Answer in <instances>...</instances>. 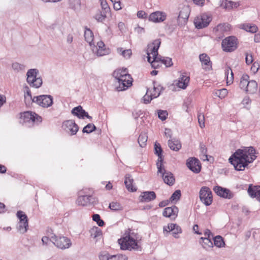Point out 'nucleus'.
<instances>
[{"mask_svg": "<svg viewBox=\"0 0 260 260\" xmlns=\"http://www.w3.org/2000/svg\"><path fill=\"white\" fill-rule=\"evenodd\" d=\"M139 240L140 237L138 234L128 229L124 236L118 240V242L121 250L141 251L142 247L138 244Z\"/></svg>", "mask_w": 260, "mask_h": 260, "instance_id": "obj_1", "label": "nucleus"}, {"mask_svg": "<svg viewBox=\"0 0 260 260\" xmlns=\"http://www.w3.org/2000/svg\"><path fill=\"white\" fill-rule=\"evenodd\" d=\"M161 43L160 39L155 40L152 43L148 45L147 50V61L150 63L153 62H160L165 65H173L172 58L158 55V49Z\"/></svg>", "mask_w": 260, "mask_h": 260, "instance_id": "obj_2", "label": "nucleus"}, {"mask_svg": "<svg viewBox=\"0 0 260 260\" xmlns=\"http://www.w3.org/2000/svg\"><path fill=\"white\" fill-rule=\"evenodd\" d=\"M229 162L234 166L237 171H243L250 163L249 156H247L243 149H237L230 157Z\"/></svg>", "mask_w": 260, "mask_h": 260, "instance_id": "obj_3", "label": "nucleus"}, {"mask_svg": "<svg viewBox=\"0 0 260 260\" xmlns=\"http://www.w3.org/2000/svg\"><path fill=\"white\" fill-rule=\"evenodd\" d=\"M221 46L224 51L233 52L238 47V39L235 36L228 37L222 40Z\"/></svg>", "mask_w": 260, "mask_h": 260, "instance_id": "obj_4", "label": "nucleus"}, {"mask_svg": "<svg viewBox=\"0 0 260 260\" xmlns=\"http://www.w3.org/2000/svg\"><path fill=\"white\" fill-rule=\"evenodd\" d=\"M50 240L57 247L61 249L69 248L72 245L70 239L64 236H57L53 235L50 238Z\"/></svg>", "mask_w": 260, "mask_h": 260, "instance_id": "obj_5", "label": "nucleus"}, {"mask_svg": "<svg viewBox=\"0 0 260 260\" xmlns=\"http://www.w3.org/2000/svg\"><path fill=\"white\" fill-rule=\"evenodd\" d=\"M17 217L19 221L17 225V230L21 234H24L28 228V219L27 215L22 211H18L16 213Z\"/></svg>", "mask_w": 260, "mask_h": 260, "instance_id": "obj_6", "label": "nucleus"}, {"mask_svg": "<svg viewBox=\"0 0 260 260\" xmlns=\"http://www.w3.org/2000/svg\"><path fill=\"white\" fill-rule=\"evenodd\" d=\"M201 201L206 206H210L213 201L212 193L211 189L207 186H203L199 192Z\"/></svg>", "mask_w": 260, "mask_h": 260, "instance_id": "obj_7", "label": "nucleus"}, {"mask_svg": "<svg viewBox=\"0 0 260 260\" xmlns=\"http://www.w3.org/2000/svg\"><path fill=\"white\" fill-rule=\"evenodd\" d=\"M211 20V16L207 14H202L194 19V24L196 28L202 29L207 27Z\"/></svg>", "mask_w": 260, "mask_h": 260, "instance_id": "obj_8", "label": "nucleus"}, {"mask_svg": "<svg viewBox=\"0 0 260 260\" xmlns=\"http://www.w3.org/2000/svg\"><path fill=\"white\" fill-rule=\"evenodd\" d=\"M32 102L44 108L50 107L53 104V98L50 95H41L34 96Z\"/></svg>", "mask_w": 260, "mask_h": 260, "instance_id": "obj_9", "label": "nucleus"}, {"mask_svg": "<svg viewBox=\"0 0 260 260\" xmlns=\"http://www.w3.org/2000/svg\"><path fill=\"white\" fill-rule=\"evenodd\" d=\"M62 127L70 136H74L79 131V127L74 120H67L63 122Z\"/></svg>", "mask_w": 260, "mask_h": 260, "instance_id": "obj_10", "label": "nucleus"}, {"mask_svg": "<svg viewBox=\"0 0 260 260\" xmlns=\"http://www.w3.org/2000/svg\"><path fill=\"white\" fill-rule=\"evenodd\" d=\"M78 205L87 206L89 205H95L98 203V199L92 196L87 195H80L77 200Z\"/></svg>", "mask_w": 260, "mask_h": 260, "instance_id": "obj_11", "label": "nucleus"}, {"mask_svg": "<svg viewBox=\"0 0 260 260\" xmlns=\"http://www.w3.org/2000/svg\"><path fill=\"white\" fill-rule=\"evenodd\" d=\"M157 173L161 174V177L166 184L169 186L174 185L175 181L174 175L171 172L166 170L163 165H161V172H159L157 169Z\"/></svg>", "mask_w": 260, "mask_h": 260, "instance_id": "obj_12", "label": "nucleus"}, {"mask_svg": "<svg viewBox=\"0 0 260 260\" xmlns=\"http://www.w3.org/2000/svg\"><path fill=\"white\" fill-rule=\"evenodd\" d=\"M186 165L188 169L194 173H199L201 170V164L196 157L189 158L186 160Z\"/></svg>", "mask_w": 260, "mask_h": 260, "instance_id": "obj_13", "label": "nucleus"}, {"mask_svg": "<svg viewBox=\"0 0 260 260\" xmlns=\"http://www.w3.org/2000/svg\"><path fill=\"white\" fill-rule=\"evenodd\" d=\"M21 118L26 122L32 121V122H41L42 118L35 112L32 111H25L21 113Z\"/></svg>", "mask_w": 260, "mask_h": 260, "instance_id": "obj_14", "label": "nucleus"}, {"mask_svg": "<svg viewBox=\"0 0 260 260\" xmlns=\"http://www.w3.org/2000/svg\"><path fill=\"white\" fill-rule=\"evenodd\" d=\"M99 257L100 260H127V257L120 254L111 255L107 251L101 252Z\"/></svg>", "mask_w": 260, "mask_h": 260, "instance_id": "obj_15", "label": "nucleus"}, {"mask_svg": "<svg viewBox=\"0 0 260 260\" xmlns=\"http://www.w3.org/2000/svg\"><path fill=\"white\" fill-rule=\"evenodd\" d=\"M213 189L217 196L221 198L231 199L234 197L233 193L226 188L217 185L214 186Z\"/></svg>", "mask_w": 260, "mask_h": 260, "instance_id": "obj_16", "label": "nucleus"}, {"mask_svg": "<svg viewBox=\"0 0 260 260\" xmlns=\"http://www.w3.org/2000/svg\"><path fill=\"white\" fill-rule=\"evenodd\" d=\"M71 113L79 119H84L85 117L89 119H92V117L89 115L88 113L80 105L73 108Z\"/></svg>", "mask_w": 260, "mask_h": 260, "instance_id": "obj_17", "label": "nucleus"}, {"mask_svg": "<svg viewBox=\"0 0 260 260\" xmlns=\"http://www.w3.org/2000/svg\"><path fill=\"white\" fill-rule=\"evenodd\" d=\"M154 153L158 156L157 161L156 162V166L157 169H158L159 172L161 171V165L164 161V156L162 155V149L159 143H155L154 144Z\"/></svg>", "mask_w": 260, "mask_h": 260, "instance_id": "obj_18", "label": "nucleus"}, {"mask_svg": "<svg viewBox=\"0 0 260 260\" xmlns=\"http://www.w3.org/2000/svg\"><path fill=\"white\" fill-rule=\"evenodd\" d=\"M118 85L116 87L118 91H123L132 85V78H121L117 80Z\"/></svg>", "mask_w": 260, "mask_h": 260, "instance_id": "obj_19", "label": "nucleus"}, {"mask_svg": "<svg viewBox=\"0 0 260 260\" xmlns=\"http://www.w3.org/2000/svg\"><path fill=\"white\" fill-rule=\"evenodd\" d=\"M178 213V208L175 205L172 207L166 208L162 215L165 217H170L171 219L174 220L177 216Z\"/></svg>", "mask_w": 260, "mask_h": 260, "instance_id": "obj_20", "label": "nucleus"}, {"mask_svg": "<svg viewBox=\"0 0 260 260\" xmlns=\"http://www.w3.org/2000/svg\"><path fill=\"white\" fill-rule=\"evenodd\" d=\"M156 198V193L153 191H144L139 197L141 202H149L155 200Z\"/></svg>", "mask_w": 260, "mask_h": 260, "instance_id": "obj_21", "label": "nucleus"}, {"mask_svg": "<svg viewBox=\"0 0 260 260\" xmlns=\"http://www.w3.org/2000/svg\"><path fill=\"white\" fill-rule=\"evenodd\" d=\"M247 192L250 197L256 198L260 202V186H254L250 184Z\"/></svg>", "mask_w": 260, "mask_h": 260, "instance_id": "obj_22", "label": "nucleus"}, {"mask_svg": "<svg viewBox=\"0 0 260 260\" xmlns=\"http://www.w3.org/2000/svg\"><path fill=\"white\" fill-rule=\"evenodd\" d=\"M166 19V13L156 11L151 13L149 17V20L154 22H160L164 21Z\"/></svg>", "mask_w": 260, "mask_h": 260, "instance_id": "obj_23", "label": "nucleus"}, {"mask_svg": "<svg viewBox=\"0 0 260 260\" xmlns=\"http://www.w3.org/2000/svg\"><path fill=\"white\" fill-rule=\"evenodd\" d=\"M113 76L114 78L118 80L121 78H129L131 75L128 73V70L126 68L118 69L114 71L113 73Z\"/></svg>", "mask_w": 260, "mask_h": 260, "instance_id": "obj_24", "label": "nucleus"}, {"mask_svg": "<svg viewBox=\"0 0 260 260\" xmlns=\"http://www.w3.org/2000/svg\"><path fill=\"white\" fill-rule=\"evenodd\" d=\"M189 76L187 73L181 74L178 78L177 86L183 89L186 88L189 81Z\"/></svg>", "mask_w": 260, "mask_h": 260, "instance_id": "obj_25", "label": "nucleus"}, {"mask_svg": "<svg viewBox=\"0 0 260 260\" xmlns=\"http://www.w3.org/2000/svg\"><path fill=\"white\" fill-rule=\"evenodd\" d=\"M134 181L132 176L129 174H126L125 175L124 183L127 189L131 192H134L137 190V188L133 185Z\"/></svg>", "mask_w": 260, "mask_h": 260, "instance_id": "obj_26", "label": "nucleus"}, {"mask_svg": "<svg viewBox=\"0 0 260 260\" xmlns=\"http://www.w3.org/2000/svg\"><path fill=\"white\" fill-rule=\"evenodd\" d=\"M189 16V10L188 7H184L180 10L178 17V21L180 22L181 19L183 20V22L185 23Z\"/></svg>", "mask_w": 260, "mask_h": 260, "instance_id": "obj_27", "label": "nucleus"}, {"mask_svg": "<svg viewBox=\"0 0 260 260\" xmlns=\"http://www.w3.org/2000/svg\"><path fill=\"white\" fill-rule=\"evenodd\" d=\"M219 5L221 8L226 10H231L234 8H237L239 5L237 3L228 1V0H220Z\"/></svg>", "mask_w": 260, "mask_h": 260, "instance_id": "obj_28", "label": "nucleus"}, {"mask_svg": "<svg viewBox=\"0 0 260 260\" xmlns=\"http://www.w3.org/2000/svg\"><path fill=\"white\" fill-rule=\"evenodd\" d=\"M169 148L173 151H178L181 148V144L178 140L173 139L168 141Z\"/></svg>", "mask_w": 260, "mask_h": 260, "instance_id": "obj_29", "label": "nucleus"}, {"mask_svg": "<svg viewBox=\"0 0 260 260\" xmlns=\"http://www.w3.org/2000/svg\"><path fill=\"white\" fill-rule=\"evenodd\" d=\"M257 83L255 81L250 80L247 84V87L245 91L249 94L255 93L257 90Z\"/></svg>", "mask_w": 260, "mask_h": 260, "instance_id": "obj_30", "label": "nucleus"}, {"mask_svg": "<svg viewBox=\"0 0 260 260\" xmlns=\"http://www.w3.org/2000/svg\"><path fill=\"white\" fill-rule=\"evenodd\" d=\"M244 152L246 153L247 156H249V161L252 162L255 159L256 156L255 155V150L253 147H246L244 149Z\"/></svg>", "mask_w": 260, "mask_h": 260, "instance_id": "obj_31", "label": "nucleus"}, {"mask_svg": "<svg viewBox=\"0 0 260 260\" xmlns=\"http://www.w3.org/2000/svg\"><path fill=\"white\" fill-rule=\"evenodd\" d=\"M199 243L202 244L204 248L206 249L213 247V242L211 238L201 237L200 239Z\"/></svg>", "mask_w": 260, "mask_h": 260, "instance_id": "obj_32", "label": "nucleus"}, {"mask_svg": "<svg viewBox=\"0 0 260 260\" xmlns=\"http://www.w3.org/2000/svg\"><path fill=\"white\" fill-rule=\"evenodd\" d=\"M84 37L86 41L88 43L90 46L92 45L93 41V34L92 31L89 28H86L84 31Z\"/></svg>", "mask_w": 260, "mask_h": 260, "instance_id": "obj_33", "label": "nucleus"}, {"mask_svg": "<svg viewBox=\"0 0 260 260\" xmlns=\"http://www.w3.org/2000/svg\"><path fill=\"white\" fill-rule=\"evenodd\" d=\"M148 89H147V91L146 93L144 95V96L142 98V100L143 101V103L145 104H148L150 103V102L155 98L158 97L160 95V93H158L157 95L155 94L151 93L150 95L148 94Z\"/></svg>", "mask_w": 260, "mask_h": 260, "instance_id": "obj_34", "label": "nucleus"}, {"mask_svg": "<svg viewBox=\"0 0 260 260\" xmlns=\"http://www.w3.org/2000/svg\"><path fill=\"white\" fill-rule=\"evenodd\" d=\"M249 77L247 74H244L241 78L239 86L241 89L246 90L249 83Z\"/></svg>", "mask_w": 260, "mask_h": 260, "instance_id": "obj_35", "label": "nucleus"}, {"mask_svg": "<svg viewBox=\"0 0 260 260\" xmlns=\"http://www.w3.org/2000/svg\"><path fill=\"white\" fill-rule=\"evenodd\" d=\"M39 73V71L36 69H29L26 74L27 75V82L30 83V81L37 78V75Z\"/></svg>", "mask_w": 260, "mask_h": 260, "instance_id": "obj_36", "label": "nucleus"}, {"mask_svg": "<svg viewBox=\"0 0 260 260\" xmlns=\"http://www.w3.org/2000/svg\"><path fill=\"white\" fill-rule=\"evenodd\" d=\"M241 28L246 31L253 34L256 32L258 30V27L255 25H251L250 24H243L241 25Z\"/></svg>", "mask_w": 260, "mask_h": 260, "instance_id": "obj_37", "label": "nucleus"}, {"mask_svg": "<svg viewBox=\"0 0 260 260\" xmlns=\"http://www.w3.org/2000/svg\"><path fill=\"white\" fill-rule=\"evenodd\" d=\"M90 236L92 238L96 239L101 237L102 235L101 230L97 226H94L90 230Z\"/></svg>", "mask_w": 260, "mask_h": 260, "instance_id": "obj_38", "label": "nucleus"}, {"mask_svg": "<svg viewBox=\"0 0 260 260\" xmlns=\"http://www.w3.org/2000/svg\"><path fill=\"white\" fill-rule=\"evenodd\" d=\"M214 244L217 247H224L225 243L222 237L221 236H216L213 238Z\"/></svg>", "mask_w": 260, "mask_h": 260, "instance_id": "obj_39", "label": "nucleus"}, {"mask_svg": "<svg viewBox=\"0 0 260 260\" xmlns=\"http://www.w3.org/2000/svg\"><path fill=\"white\" fill-rule=\"evenodd\" d=\"M117 51L119 54L126 59L129 58L132 54L131 49L123 50L122 48H118Z\"/></svg>", "mask_w": 260, "mask_h": 260, "instance_id": "obj_40", "label": "nucleus"}, {"mask_svg": "<svg viewBox=\"0 0 260 260\" xmlns=\"http://www.w3.org/2000/svg\"><path fill=\"white\" fill-rule=\"evenodd\" d=\"M147 138V136L145 133H141L139 135L138 142L140 147H144L146 145Z\"/></svg>", "mask_w": 260, "mask_h": 260, "instance_id": "obj_41", "label": "nucleus"}, {"mask_svg": "<svg viewBox=\"0 0 260 260\" xmlns=\"http://www.w3.org/2000/svg\"><path fill=\"white\" fill-rule=\"evenodd\" d=\"M96 129V127L93 123H88L85 126L83 129V133L90 134Z\"/></svg>", "mask_w": 260, "mask_h": 260, "instance_id": "obj_42", "label": "nucleus"}, {"mask_svg": "<svg viewBox=\"0 0 260 260\" xmlns=\"http://www.w3.org/2000/svg\"><path fill=\"white\" fill-rule=\"evenodd\" d=\"M225 76H226V83L228 84H231L233 82L234 79V74L231 68L225 71Z\"/></svg>", "mask_w": 260, "mask_h": 260, "instance_id": "obj_43", "label": "nucleus"}, {"mask_svg": "<svg viewBox=\"0 0 260 260\" xmlns=\"http://www.w3.org/2000/svg\"><path fill=\"white\" fill-rule=\"evenodd\" d=\"M107 13L104 12L99 10L94 16V18L98 21L102 22L104 21L107 17Z\"/></svg>", "mask_w": 260, "mask_h": 260, "instance_id": "obj_44", "label": "nucleus"}, {"mask_svg": "<svg viewBox=\"0 0 260 260\" xmlns=\"http://www.w3.org/2000/svg\"><path fill=\"white\" fill-rule=\"evenodd\" d=\"M199 58L202 65H209L208 64L209 63L211 64L209 56L205 53L200 54Z\"/></svg>", "mask_w": 260, "mask_h": 260, "instance_id": "obj_45", "label": "nucleus"}, {"mask_svg": "<svg viewBox=\"0 0 260 260\" xmlns=\"http://www.w3.org/2000/svg\"><path fill=\"white\" fill-rule=\"evenodd\" d=\"M100 5L102 8V11L109 14L110 13V8L109 7L106 0H100Z\"/></svg>", "mask_w": 260, "mask_h": 260, "instance_id": "obj_46", "label": "nucleus"}, {"mask_svg": "<svg viewBox=\"0 0 260 260\" xmlns=\"http://www.w3.org/2000/svg\"><path fill=\"white\" fill-rule=\"evenodd\" d=\"M30 86L34 87L35 88L40 87L42 84V80L40 78H36L33 81H30L28 83Z\"/></svg>", "mask_w": 260, "mask_h": 260, "instance_id": "obj_47", "label": "nucleus"}, {"mask_svg": "<svg viewBox=\"0 0 260 260\" xmlns=\"http://www.w3.org/2000/svg\"><path fill=\"white\" fill-rule=\"evenodd\" d=\"M181 196V192L180 190H176L173 193V194L171 196L170 198V201H171V202H173L174 201H177L179 200H180Z\"/></svg>", "mask_w": 260, "mask_h": 260, "instance_id": "obj_48", "label": "nucleus"}, {"mask_svg": "<svg viewBox=\"0 0 260 260\" xmlns=\"http://www.w3.org/2000/svg\"><path fill=\"white\" fill-rule=\"evenodd\" d=\"M92 220L95 221L99 226H103L105 224V222L101 219L100 215L98 214H93Z\"/></svg>", "mask_w": 260, "mask_h": 260, "instance_id": "obj_49", "label": "nucleus"}, {"mask_svg": "<svg viewBox=\"0 0 260 260\" xmlns=\"http://www.w3.org/2000/svg\"><path fill=\"white\" fill-rule=\"evenodd\" d=\"M109 207L111 210L114 211L122 210V207L119 203L117 202H112L109 204Z\"/></svg>", "mask_w": 260, "mask_h": 260, "instance_id": "obj_50", "label": "nucleus"}, {"mask_svg": "<svg viewBox=\"0 0 260 260\" xmlns=\"http://www.w3.org/2000/svg\"><path fill=\"white\" fill-rule=\"evenodd\" d=\"M176 223H169L168 224L167 226L164 227V233L166 232V235L169 233L170 232H174V230H175V226H176Z\"/></svg>", "mask_w": 260, "mask_h": 260, "instance_id": "obj_51", "label": "nucleus"}, {"mask_svg": "<svg viewBox=\"0 0 260 260\" xmlns=\"http://www.w3.org/2000/svg\"><path fill=\"white\" fill-rule=\"evenodd\" d=\"M157 113L158 118L162 121L165 120L167 118L168 113L166 110H159Z\"/></svg>", "mask_w": 260, "mask_h": 260, "instance_id": "obj_52", "label": "nucleus"}, {"mask_svg": "<svg viewBox=\"0 0 260 260\" xmlns=\"http://www.w3.org/2000/svg\"><path fill=\"white\" fill-rule=\"evenodd\" d=\"M99 46V49L97 51V55L98 56H103L106 54V51L102 49L103 47H104L105 45L103 42H99L98 43Z\"/></svg>", "mask_w": 260, "mask_h": 260, "instance_id": "obj_53", "label": "nucleus"}, {"mask_svg": "<svg viewBox=\"0 0 260 260\" xmlns=\"http://www.w3.org/2000/svg\"><path fill=\"white\" fill-rule=\"evenodd\" d=\"M228 90L225 88L218 90L216 91V94L220 99L224 98L228 94Z\"/></svg>", "mask_w": 260, "mask_h": 260, "instance_id": "obj_54", "label": "nucleus"}, {"mask_svg": "<svg viewBox=\"0 0 260 260\" xmlns=\"http://www.w3.org/2000/svg\"><path fill=\"white\" fill-rule=\"evenodd\" d=\"M198 122L201 128L205 126V117L202 113H199L198 115Z\"/></svg>", "mask_w": 260, "mask_h": 260, "instance_id": "obj_55", "label": "nucleus"}, {"mask_svg": "<svg viewBox=\"0 0 260 260\" xmlns=\"http://www.w3.org/2000/svg\"><path fill=\"white\" fill-rule=\"evenodd\" d=\"M200 151L204 156L206 157V159H208V155L207 153V149L206 146L202 143H201L200 144Z\"/></svg>", "mask_w": 260, "mask_h": 260, "instance_id": "obj_56", "label": "nucleus"}, {"mask_svg": "<svg viewBox=\"0 0 260 260\" xmlns=\"http://www.w3.org/2000/svg\"><path fill=\"white\" fill-rule=\"evenodd\" d=\"M245 61L247 65H249L253 61V56L251 54L245 53Z\"/></svg>", "mask_w": 260, "mask_h": 260, "instance_id": "obj_57", "label": "nucleus"}, {"mask_svg": "<svg viewBox=\"0 0 260 260\" xmlns=\"http://www.w3.org/2000/svg\"><path fill=\"white\" fill-rule=\"evenodd\" d=\"M182 233L181 228L178 224H176V226H175V230H174V232L172 233V235L175 238H178V234Z\"/></svg>", "mask_w": 260, "mask_h": 260, "instance_id": "obj_58", "label": "nucleus"}, {"mask_svg": "<svg viewBox=\"0 0 260 260\" xmlns=\"http://www.w3.org/2000/svg\"><path fill=\"white\" fill-rule=\"evenodd\" d=\"M230 25L229 24L224 23L220 24L217 25V29H222L224 31H227L230 28Z\"/></svg>", "mask_w": 260, "mask_h": 260, "instance_id": "obj_59", "label": "nucleus"}, {"mask_svg": "<svg viewBox=\"0 0 260 260\" xmlns=\"http://www.w3.org/2000/svg\"><path fill=\"white\" fill-rule=\"evenodd\" d=\"M113 8L115 10L118 11V10L121 9L122 8L121 7V2H120V0H118L117 2L113 3Z\"/></svg>", "mask_w": 260, "mask_h": 260, "instance_id": "obj_60", "label": "nucleus"}, {"mask_svg": "<svg viewBox=\"0 0 260 260\" xmlns=\"http://www.w3.org/2000/svg\"><path fill=\"white\" fill-rule=\"evenodd\" d=\"M147 14L143 11H139L137 12V16L139 18H146L147 17Z\"/></svg>", "mask_w": 260, "mask_h": 260, "instance_id": "obj_61", "label": "nucleus"}, {"mask_svg": "<svg viewBox=\"0 0 260 260\" xmlns=\"http://www.w3.org/2000/svg\"><path fill=\"white\" fill-rule=\"evenodd\" d=\"M153 90H154V92H155L157 90H158V93H160V94L161 92H162L165 90V88L160 85H158L157 87H155V86L154 85Z\"/></svg>", "mask_w": 260, "mask_h": 260, "instance_id": "obj_62", "label": "nucleus"}, {"mask_svg": "<svg viewBox=\"0 0 260 260\" xmlns=\"http://www.w3.org/2000/svg\"><path fill=\"white\" fill-rule=\"evenodd\" d=\"M142 114L143 112L141 110L135 111L133 112V115L136 119H138Z\"/></svg>", "mask_w": 260, "mask_h": 260, "instance_id": "obj_63", "label": "nucleus"}, {"mask_svg": "<svg viewBox=\"0 0 260 260\" xmlns=\"http://www.w3.org/2000/svg\"><path fill=\"white\" fill-rule=\"evenodd\" d=\"M205 237L208 238H213V235L211 233V232L208 230L206 229L204 233Z\"/></svg>", "mask_w": 260, "mask_h": 260, "instance_id": "obj_64", "label": "nucleus"}]
</instances>
